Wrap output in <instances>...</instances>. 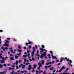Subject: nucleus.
Segmentation results:
<instances>
[{"label": "nucleus", "instance_id": "f257e3e1", "mask_svg": "<svg viewBox=\"0 0 74 74\" xmlns=\"http://www.w3.org/2000/svg\"><path fill=\"white\" fill-rule=\"evenodd\" d=\"M65 59L67 60V62H68V64L70 66H71V67H73V65L71 64V63H72V62L71 60H70L69 59H67V58H65Z\"/></svg>", "mask_w": 74, "mask_h": 74}, {"label": "nucleus", "instance_id": "f03ea898", "mask_svg": "<svg viewBox=\"0 0 74 74\" xmlns=\"http://www.w3.org/2000/svg\"><path fill=\"white\" fill-rule=\"evenodd\" d=\"M32 48H33L32 49H33V51L31 53V56H32V58H33V57L34 56V51H36L35 47H33Z\"/></svg>", "mask_w": 74, "mask_h": 74}, {"label": "nucleus", "instance_id": "7ed1b4c3", "mask_svg": "<svg viewBox=\"0 0 74 74\" xmlns=\"http://www.w3.org/2000/svg\"><path fill=\"white\" fill-rule=\"evenodd\" d=\"M9 44V42L8 40H6L5 44L3 45L4 46H6L7 47H8L9 45H8Z\"/></svg>", "mask_w": 74, "mask_h": 74}, {"label": "nucleus", "instance_id": "20e7f679", "mask_svg": "<svg viewBox=\"0 0 74 74\" xmlns=\"http://www.w3.org/2000/svg\"><path fill=\"white\" fill-rule=\"evenodd\" d=\"M47 52H44V54H41L40 55V58H42L44 57V56H46Z\"/></svg>", "mask_w": 74, "mask_h": 74}, {"label": "nucleus", "instance_id": "39448f33", "mask_svg": "<svg viewBox=\"0 0 74 74\" xmlns=\"http://www.w3.org/2000/svg\"><path fill=\"white\" fill-rule=\"evenodd\" d=\"M55 63V62L54 61H53L52 62H49L46 64V65H49V64H53V63Z\"/></svg>", "mask_w": 74, "mask_h": 74}, {"label": "nucleus", "instance_id": "423d86ee", "mask_svg": "<svg viewBox=\"0 0 74 74\" xmlns=\"http://www.w3.org/2000/svg\"><path fill=\"white\" fill-rule=\"evenodd\" d=\"M0 58H1L2 59V61H1V63H4V60H5V58H3L1 56H0Z\"/></svg>", "mask_w": 74, "mask_h": 74}, {"label": "nucleus", "instance_id": "0eeeda50", "mask_svg": "<svg viewBox=\"0 0 74 74\" xmlns=\"http://www.w3.org/2000/svg\"><path fill=\"white\" fill-rule=\"evenodd\" d=\"M65 69H66V67H65L64 66H63L62 67V68H61L59 71V72H61V71H62V70H64Z\"/></svg>", "mask_w": 74, "mask_h": 74}, {"label": "nucleus", "instance_id": "6e6552de", "mask_svg": "<svg viewBox=\"0 0 74 74\" xmlns=\"http://www.w3.org/2000/svg\"><path fill=\"white\" fill-rule=\"evenodd\" d=\"M24 64H25V63H26V62H29V61L27 60H26L25 58H24Z\"/></svg>", "mask_w": 74, "mask_h": 74}, {"label": "nucleus", "instance_id": "1a4fd4ad", "mask_svg": "<svg viewBox=\"0 0 74 74\" xmlns=\"http://www.w3.org/2000/svg\"><path fill=\"white\" fill-rule=\"evenodd\" d=\"M18 65V61H16V68L17 69H19V67L17 66Z\"/></svg>", "mask_w": 74, "mask_h": 74}, {"label": "nucleus", "instance_id": "9d476101", "mask_svg": "<svg viewBox=\"0 0 74 74\" xmlns=\"http://www.w3.org/2000/svg\"><path fill=\"white\" fill-rule=\"evenodd\" d=\"M38 65L39 67H42V65H41V64L40 62H39L38 63Z\"/></svg>", "mask_w": 74, "mask_h": 74}, {"label": "nucleus", "instance_id": "9b49d317", "mask_svg": "<svg viewBox=\"0 0 74 74\" xmlns=\"http://www.w3.org/2000/svg\"><path fill=\"white\" fill-rule=\"evenodd\" d=\"M52 57L53 59H57V58L55 56H53V55H52Z\"/></svg>", "mask_w": 74, "mask_h": 74}, {"label": "nucleus", "instance_id": "f8f14e48", "mask_svg": "<svg viewBox=\"0 0 74 74\" xmlns=\"http://www.w3.org/2000/svg\"><path fill=\"white\" fill-rule=\"evenodd\" d=\"M36 65L34 64V67L32 69H34L36 68Z\"/></svg>", "mask_w": 74, "mask_h": 74}, {"label": "nucleus", "instance_id": "ddd939ff", "mask_svg": "<svg viewBox=\"0 0 74 74\" xmlns=\"http://www.w3.org/2000/svg\"><path fill=\"white\" fill-rule=\"evenodd\" d=\"M14 68H11L10 67L9 68V70L10 71V70H14Z\"/></svg>", "mask_w": 74, "mask_h": 74}, {"label": "nucleus", "instance_id": "4468645a", "mask_svg": "<svg viewBox=\"0 0 74 74\" xmlns=\"http://www.w3.org/2000/svg\"><path fill=\"white\" fill-rule=\"evenodd\" d=\"M22 62V61L21 60H19L18 61V63H21V62Z\"/></svg>", "mask_w": 74, "mask_h": 74}, {"label": "nucleus", "instance_id": "2eb2a0df", "mask_svg": "<svg viewBox=\"0 0 74 74\" xmlns=\"http://www.w3.org/2000/svg\"><path fill=\"white\" fill-rule=\"evenodd\" d=\"M54 69H55V68H54V67H52V68H50L49 69V70H53Z\"/></svg>", "mask_w": 74, "mask_h": 74}, {"label": "nucleus", "instance_id": "dca6fc26", "mask_svg": "<svg viewBox=\"0 0 74 74\" xmlns=\"http://www.w3.org/2000/svg\"><path fill=\"white\" fill-rule=\"evenodd\" d=\"M41 64H44V62H45V61H41Z\"/></svg>", "mask_w": 74, "mask_h": 74}, {"label": "nucleus", "instance_id": "f3484780", "mask_svg": "<svg viewBox=\"0 0 74 74\" xmlns=\"http://www.w3.org/2000/svg\"><path fill=\"white\" fill-rule=\"evenodd\" d=\"M40 49L41 51L42 52H44V51H45V50H44L42 49H41V48H40Z\"/></svg>", "mask_w": 74, "mask_h": 74}, {"label": "nucleus", "instance_id": "a211bd4d", "mask_svg": "<svg viewBox=\"0 0 74 74\" xmlns=\"http://www.w3.org/2000/svg\"><path fill=\"white\" fill-rule=\"evenodd\" d=\"M63 58H61L60 62H63Z\"/></svg>", "mask_w": 74, "mask_h": 74}, {"label": "nucleus", "instance_id": "6ab92c4d", "mask_svg": "<svg viewBox=\"0 0 74 74\" xmlns=\"http://www.w3.org/2000/svg\"><path fill=\"white\" fill-rule=\"evenodd\" d=\"M21 54H22V53H20L19 54L17 53L16 54V55H18V56H19L21 55Z\"/></svg>", "mask_w": 74, "mask_h": 74}, {"label": "nucleus", "instance_id": "aec40b11", "mask_svg": "<svg viewBox=\"0 0 74 74\" xmlns=\"http://www.w3.org/2000/svg\"><path fill=\"white\" fill-rule=\"evenodd\" d=\"M14 56L16 59H18V58H19V56Z\"/></svg>", "mask_w": 74, "mask_h": 74}, {"label": "nucleus", "instance_id": "412c9836", "mask_svg": "<svg viewBox=\"0 0 74 74\" xmlns=\"http://www.w3.org/2000/svg\"><path fill=\"white\" fill-rule=\"evenodd\" d=\"M5 72H0V74H5Z\"/></svg>", "mask_w": 74, "mask_h": 74}, {"label": "nucleus", "instance_id": "4be33fe9", "mask_svg": "<svg viewBox=\"0 0 74 74\" xmlns=\"http://www.w3.org/2000/svg\"><path fill=\"white\" fill-rule=\"evenodd\" d=\"M25 65H28V64H30V63H27L26 64H24Z\"/></svg>", "mask_w": 74, "mask_h": 74}, {"label": "nucleus", "instance_id": "5701e85b", "mask_svg": "<svg viewBox=\"0 0 74 74\" xmlns=\"http://www.w3.org/2000/svg\"><path fill=\"white\" fill-rule=\"evenodd\" d=\"M5 49H8V48H7V47H5L4 48V49H3V51H5Z\"/></svg>", "mask_w": 74, "mask_h": 74}, {"label": "nucleus", "instance_id": "b1692460", "mask_svg": "<svg viewBox=\"0 0 74 74\" xmlns=\"http://www.w3.org/2000/svg\"><path fill=\"white\" fill-rule=\"evenodd\" d=\"M26 66L25 65H23V66H22V69H24V67H25Z\"/></svg>", "mask_w": 74, "mask_h": 74}, {"label": "nucleus", "instance_id": "393cba45", "mask_svg": "<svg viewBox=\"0 0 74 74\" xmlns=\"http://www.w3.org/2000/svg\"><path fill=\"white\" fill-rule=\"evenodd\" d=\"M29 44H31V45L33 44V43H32V42H30V41H29Z\"/></svg>", "mask_w": 74, "mask_h": 74}, {"label": "nucleus", "instance_id": "a878e982", "mask_svg": "<svg viewBox=\"0 0 74 74\" xmlns=\"http://www.w3.org/2000/svg\"><path fill=\"white\" fill-rule=\"evenodd\" d=\"M29 68L30 69H32V66H31V65H29Z\"/></svg>", "mask_w": 74, "mask_h": 74}, {"label": "nucleus", "instance_id": "bb28decb", "mask_svg": "<svg viewBox=\"0 0 74 74\" xmlns=\"http://www.w3.org/2000/svg\"><path fill=\"white\" fill-rule=\"evenodd\" d=\"M15 74V73H14V71H12V72L10 73V74Z\"/></svg>", "mask_w": 74, "mask_h": 74}, {"label": "nucleus", "instance_id": "cd10ccee", "mask_svg": "<svg viewBox=\"0 0 74 74\" xmlns=\"http://www.w3.org/2000/svg\"><path fill=\"white\" fill-rule=\"evenodd\" d=\"M3 67V65L1 64H0V68H2Z\"/></svg>", "mask_w": 74, "mask_h": 74}, {"label": "nucleus", "instance_id": "c85d7f7f", "mask_svg": "<svg viewBox=\"0 0 74 74\" xmlns=\"http://www.w3.org/2000/svg\"><path fill=\"white\" fill-rule=\"evenodd\" d=\"M23 57H24V58H26L27 56V55H23Z\"/></svg>", "mask_w": 74, "mask_h": 74}, {"label": "nucleus", "instance_id": "c756f323", "mask_svg": "<svg viewBox=\"0 0 74 74\" xmlns=\"http://www.w3.org/2000/svg\"><path fill=\"white\" fill-rule=\"evenodd\" d=\"M10 60H14V58H13L11 57L10 58Z\"/></svg>", "mask_w": 74, "mask_h": 74}, {"label": "nucleus", "instance_id": "7c9ffc66", "mask_svg": "<svg viewBox=\"0 0 74 74\" xmlns=\"http://www.w3.org/2000/svg\"><path fill=\"white\" fill-rule=\"evenodd\" d=\"M47 56H48L50 59H51V57H50V55L49 54L48 55H47Z\"/></svg>", "mask_w": 74, "mask_h": 74}, {"label": "nucleus", "instance_id": "2f4dec72", "mask_svg": "<svg viewBox=\"0 0 74 74\" xmlns=\"http://www.w3.org/2000/svg\"><path fill=\"white\" fill-rule=\"evenodd\" d=\"M67 70H69V69L68 68H67L66 71H65V72L66 73V72H67Z\"/></svg>", "mask_w": 74, "mask_h": 74}, {"label": "nucleus", "instance_id": "473e14b6", "mask_svg": "<svg viewBox=\"0 0 74 74\" xmlns=\"http://www.w3.org/2000/svg\"><path fill=\"white\" fill-rule=\"evenodd\" d=\"M12 68H15V65H13L12 66Z\"/></svg>", "mask_w": 74, "mask_h": 74}, {"label": "nucleus", "instance_id": "72a5a7b5", "mask_svg": "<svg viewBox=\"0 0 74 74\" xmlns=\"http://www.w3.org/2000/svg\"><path fill=\"white\" fill-rule=\"evenodd\" d=\"M29 49H31V48H32V46H29Z\"/></svg>", "mask_w": 74, "mask_h": 74}, {"label": "nucleus", "instance_id": "f704fd0d", "mask_svg": "<svg viewBox=\"0 0 74 74\" xmlns=\"http://www.w3.org/2000/svg\"><path fill=\"white\" fill-rule=\"evenodd\" d=\"M48 66H45V69H48Z\"/></svg>", "mask_w": 74, "mask_h": 74}, {"label": "nucleus", "instance_id": "c9c22d12", "mask_svg": "<svg viewBox=\"0 0 74 74\" xmlns=\"http://www.w3.org/2000/svg\"><path fill=\"white\" fill-rule=\"evenodd\" d=\"M36 56H38V57H39V56H40V55L39 54H36Z\"/></svg>", "mask_w": 74, "mask_h": 74}, {"label": "nucleus", "instance_id": "e433bc0d", "mask_svg": "<svg viewBox=\"0 0 74 74\" xmlns=\"http://www.w3.org/2000/svg\"><path fill=\"white\" fill-rule=\"evenodd\" d=\"M30 69L31 68H26L27 69H28V70H30Z\"/></svg>", "mask_w": 74, "mask_h": 74}, {"label": "nucleus", "instance_id": "4c0bfd02", "mask_svg": "<svg viewBox=\"0 0 74 74\" xmlns=\"http://www.w3.org/2000/svg\"><path fill=\"white\" fill-rule=\"evenodd\" d=\"M30 69L31 68H26L27 69H28V70H30Z\"/></svg>", "mask_w": 74, "mask_h": 74}, {"label": "nucleus", "instance_id": "58836bf2", "mask_svg": "<svg viewBox=\"0 0 74 74\" xmlns=\"http://www.w3.org/2000/svg\"><path fill=\"white\" fill-rule=\"evenodd\" d=\"M63 74H70L69 73H63Z\"/></svg>", "mask_w": 74, "mask_h": 74}, {"label": "nucleus", "instance_id": "ea45409f", "mask_svg": "<svg viewBox=\"0 0 74 74\" xmlns=\"http://www.w3.org/2000/svg\"><path fill=\"white\" fill-rule=\"evenodd\" d=\"M17 51H18V52H21V51L19 50V49H18Z\"/></svg>", "mask_w": 74, "mask_h": 74}, {"label": "nucleus", "instance_id": "a19ab883", "mask_svg": "<svg viewBox=\"0 0 74 74\" xmlns=\"http://www.w3.org/2000/svg\"><path fill=\"white\" fill-rule=\"evenodd\" d=\"M51 67V65H50L48 66V67L49 68H50V67Z\"/></svg>", "mask_w": 74, "mask_h": 74}, {"label": "nucleus", "instance_id": "79ce46f5", "mask_svg": "<svg viewBox=\"0 0 74 74\" xmlns=\"http://www.w3.org/2000/svg\"><path fill=\"white\" fill-rule=\"evenodd\" d=\"M27 53H29V52H30V51H27Z\"/></svg>", "mask_w": 74, "mask_h": 74}, {"label": "nucleus", "instance_id": "37998d69", "mask_svg": "<svg viewBox=\"0 0 74 74\" xmlns=\"http://www.w3.org/2000/svg\"><path fill=\"white\" fill-rule=\"evenodd\" d=\"M42 48H44V45H42Z\"/></svg>", "mask_w": 74, "mask_h": 74}, {"label": "nucleus", "instance_id": "c03bdc74", "mask_svg": "<svg viewBox=\"0 0 74 74\" xmlns=\"http://www.w3.org/2000/svg\"><path fill=\"white\" fill-rule=\"evenodd\" d=\"M18 48H19V49H21V47L20 46H19L18 47Z\"/></svg>", "mask_w": 74, "mask_h": 74}, {"label": "nucleus", "instance_id": "a18cd8bd", "mask_svg": "<svg viewBox=\"0 0 74 74\" xmlns=\"http://www.w3.org/2000/svg\"><path fill=\"white\" fill-rule=\"evenodd\" d=\"M32 60H34H34H35L34 59V58H32Z\"/></svg>", "mask_w": 74, "mask_h": 74}, {"label": "nucleus", "instance_id": "49530a36", "mask_svg": "<svg viewBox=\"0 0 74 74\" xmlns=\"http://www.w3.org/2000/svg\"><path fill=\"white\" fill-rule=\"evenodd\" d=\"M39 71H40L39 73L40 74V73H41V70H39Z\"/></svg>", "mask_w": 74, "mask_h": 74}, {"label": "nucleus", "instance_id": "de8ad7c7", "mask_svg": "<svg viewBox=\"0 0 74 74\" xmlns=\"http://www.w3.org/2000/svg\"><path fill=\"white\" fill-rule=\"evenodd\" d=\"M24 71V72L25 73H27V71Z\"/></svg>", "mask_w": 74, "mask_h": 74}, {"label": "nucleus", "instance_id": "09e8293b", "mask_svg": "<svg viewBox=\"0 0 74 74\" xmlns=\"http://www.w3.org/2000/svg\"><path fill=\"white\" fill-rule=\"evenodd\" d=\"M56 62H59V60H56Z\"/></svg>", "mask_w": 74, "mask_h": 74}, {"label": "nucleus", "instance_id": "8fccbe9b", "mask_svg": "<svg viewBox=\"0 0 74 74\" xmlns=\"http://www.w3.org/2000/svg\"><path fill=\"white\" fill-rule=\"evenodd\" d=\"M0 32H3V31L2 30H0Z\"/></svg>", "mask_w": 74, "mask_h": 74}, {"label": "nucleus", "instance_id": "3c124183", "mask_svg": "<svg viewBox=\"0 0 74 74\" xmlns=\"http://www.w3.org/2000/svg\"><path fill=\"white\" fill-rule=\"evenodd\" d=\"M21 73H24V71H21Z\"/></svg>", "mask_w": 74, "mask_h": 74}, {"label": "nucleus", "instance_id": "603ef678", "mask_svg": "<svg viewBox=\"0 0 74 74\" xmlns=\"http://www.w3.org/2000/svg\"><path fill=\"white\" fill-rule=\"evenodd\" d=\"M35 70H32V72L33 73L34 72V71Z\"/></svg>", "mask_w": 74, "mask_h": 74}, {"label": "nucleus", "instance_id": "864d4df0", "mask_svg": "<svg viewBox=\"0 0 74 74\" xmlns=\"http://www.w3.org/2000/svg\"><path fill=\"white\" fill-rule=\"evenodd\" d=\"M5 60L6 59H8V57H5Z\"/></svg>", "mask_w": 74, "mask_h": 74}, {"label": "nucleus", "instance_id": "5fc2aeb1", "mask_svg": "<svg viewBox=\"0 0 74 74\" xmlns=\"http://www.w3.org/2000/svg\"><path fill=\"white\" fill-rule=\"evenodd\" d=\"M7 40H10V38H7Z\"/></svg>", "mask_w": 74, "mask_h": 74}, {"label": "nucleus", "instance_id": "6e6d98bb", "mask_svg": "<svg viewBox=\"0 0 74 74\" xmlns=\"http://www.w3.org/2000/svg\"><path fill=\"white\" fill-rule=\"evenodd\" d=\"M1 49H3H3H4V48H3V47H1Z\"/></svg>", "mask_w": 74, "mask_h": 74}, {"label": "nucleus", "instance_id": "4d7b16f0", "mask_svg": "<svg viewBox=\"0 0 74 74\" xmlns=\"http://www.w3.org/2000/svg\"><path fill=\"white\" fill-rule=\"evenodd\" d=\"M3 65H4V66H5V67L6 66V64H4Z\"/></svg>", "mask_w": 74, "mask_h": 74}, {"label": "nucleus", "instance_id": "13d9d810", "mask_svg": "<svg viewBox=\"0 0 74 74\" xmlns=\"http://www.w3.org/2000/svg\"><path fill=\"white\" fill-rule=\"evenodd\" d=\"M37 54H38V51H37Z\"/></svg>", "mask_w": 74, "mask_h": 74}, {"label": "nucleus", "instance_id": "bf43d9fd", "mask_svg": "<svg viewBox=\"0 0 74 74\" xmlns=\"http://www.w3.org/2000/svg\"><path fill=\"white\" fill-rule=\"evenodd\" d=\"M16 52H15V51H12V53H16Z\"/></svg>", "mask_w": 74, "mask_h": 74}, {"label": "nucleus", "instance_id": "052dcab7", "mask_svg": "<svg viewBox=\"0 0 74 74\" xmlns=\"http://www.w3.org/2000/svg\"><path fill=\"white\" fill-rule=\"evenodd\" d=\"M56 71V70H54L53 71V73H55V72Z\"/></svg>", "mask_w": 74, "mask_h": 74}, {"label": "nucleus", "instance_id": "680f3d73", "mask_svg": "<svg viewBox=\"0 0 74 74\" xmlns=\"http://www.w3.org/2000/svg\"><path fill=\"white\" fill-rule=\"evenodd\" d=\"M44 74H47L46 73H45V71L43 73Z\"/></svg>", "mask_w": 74, "mask_h": 74}, {"label": "nucleus", "instance_id": "e2e57ef3", "mask_svg": "<svg viewBox=\"0 0 74 74\" xmlns=\"http://www.w3.org/2000/svg\"><path fill=\"white\" fill-rule=\"evenodd\" d=\"M27 56H30V54H29V53H28Z\"/></svg>", "mask_w": 74, "mask_h": 74}, {"label": "nucleus", "instance_id": "0e129e2a", "mask_svg": "<svg viewBox=\"0 0 74 74\" xmlns=\"http://www.w3.org/2000/svg\"><path fill=\"white\" fill-rule=\"evenodd\" d=\"M28 44H29V43H26V45H28Z\"/></svg>", "mask_w": 74, "mask_h": 74}, {"label": "nucleus", "instance_id": "69168bd1", "mask_svg": "<svg viewBox=\"0 0 74 74\" xmlns=\"http://www.w3.org/2000/svg\"><path fill=\"white\" fill-rule=\"evenodd\" d=\"M50 53H51L52 54L53 53H52V51H50Z\"/></svg>", "mask_w": 74, "mask_h": 74}, {"label": "nucleus", "instance_id": "338daca9", "mask_svg": "<svg viewBox=\"0 0 74 74\" xmlns=\"http://www.w3.org/2000/svg\"><path fill=\"white\" fill-rule=\"evenodd\" d=\"M14 74H18L17 73H14Z\"/></svg>", "mask_w": 74, "mask_h": 74}, {"label": "nucleus", "instance_id": "774afa93", "mask_svg": "<svg viewBox=\"0 0 74 74\" xmlns=\"http://www.w3.org/2000/svg\"><path fill=\"white\" fill-rule=\"evenodd\" d=\"M59 74H63V73H59Z\"/></svg>", "mask_w": 74, "mask_h": 74}]
</instances>
